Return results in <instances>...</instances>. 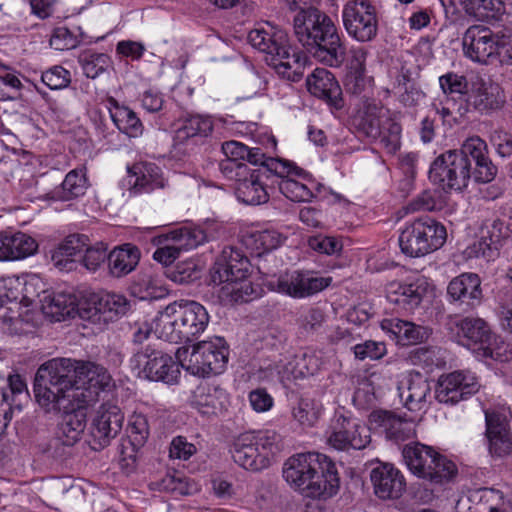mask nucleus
Instances as JSON below:
<instances>
[{"mask_svg": "<svg viewBox=\"0 0 512 512\" xmlns=\"http://www.w3.org/2000/svg\"><path fill=\"white\" fill-rule=\"evenodd\" d=\"M111 382L108 371L93 362L53 358L37 370L33 391L46 412H63L52 446L72 447L84 431V409L98 401Z\"/></svg>", "mask_w": 512, "mask_h": 512, "instance_id": "obj_1", "label": "nucleus"}, {"mask_svg": "<svg viewBox=\"0 0 512 512\" xmlns=\"http://www.w3.org/2000/svg\"><path fill=\"white\" fill-rule=\"evenodd\" d=\"M294 34L318 62L340 67L346 59V46L334 21L316 7L301 8L293 19Z\"/></svg>", "mask_w": 512, "mask_h": 512, "instance_id": "obj_2", "label": "nucleus"}, {"mask_svg": "<svg viewBox=\"0 0 512 512\" xmlns=\"http://www.w3.org/2000/svg\"><path fill=\"white\" fill-rule=\"evenodd\" d=\"M283 477L292 487L311 498L332 497L339 488L335 464L317 452L290 457L284 464Z\"/></svg>", "mask_w": 512, "mask_h": 512, "instance_id": "obj_3", "label": "nucleus"}, {"mask_svg": "<svg viewBox=\"0 0 512 512\" xmlns=\"http://www.w3.org/2000/svg\"><path fill=\"white\" fill-rule=\"evenodd\" d=\"M209 319L206 308L200 303L175 301L154 318L155 335L170 343L192 342L205 331Z\"/></svg>", "mask_w": 512, "mask_h": 512, "instance_id": "obj_4", "label": "nucleus"}, {"mask_svg": "<svg viewBox=\"0 0 512 512\" xmlns=\"http://www.w3.org/2000/svg\"><path fill=\"white\" fill-rule=\"evenodd\" d=\"M250 44L265 53L266 62L279 75L292 82L303 78L306 57L289 45L287 32L274 25L258 27L248 34Z\"/></svg>", "mask_w": 512, "mask_h": 512, "instance_id": "obj_5", "label": "nucleus"}, {"mask_svg": "<svg viewBox=\"0 0 512 512\" xmlns=\"http://www.w3.org/2000/svg\"><path fill=\"white\" fill-rule=\"evenodd\" d=\"M282 449V437L275 430H254L240 434L230 447L233 461L240 467L258 472L271 465Z\"/></svg>", "mask_w": 512, "mask_h": 512, "instance_id": "obj_6", "label": "nucleus"}, {"mask_svg": "<svg viewBox=\"0 0 512 512\" xmlns=\"http://www.w3.org/2000/svg\"><path fill=\"white\" fill-rule=\"evenodd\" d=\"M252 266L250 258H216L209 270L210 282L225 283L223 290L231 302H250L261 295L260 287L248 280Z\"/></svg>", "mask_w": 512, "mask_h": 512, "instance_id": "obj_7", "label": "nucleus"}, {"mask_svg": "<svg viewBox=\"0 0 512 512\" xmlns=\"http://www.w3.org/2000/svg\"><path fill=\"white\" fill-rule=\"evenodd\" d=\"M402 455L413 474L432 483L444 484L457 475L455 463L430 446L418 442L407 444L402 450Z\"/></svg>", "mask_w": 512, "mask_h": 512, "instance_id": "obj_8", "label": "nucleus"}, {"mask_svg": "<svg viewBox=\"0 0 512 512\" xmlns=\"http://www.w3.org/2000/svg\"><path fill=\"white\" fill-rule=\"evenodd\" d=\"M229 353L227 341L223 337L214 336L193 344L189 355L183 360L179 350L178 357L187 372L205 378L225 371Z\"/></svg>", "mask_w": 512, "mask_h": 512, "instance_id": "obj_9", "label": "nucleus"}, {"mask_svg": "<svg viewBox=\"0 0 512 512\" xmlns=\"http://www.w3.org/2000/svg\"><path fill=\"white\" fill-rule=\"evenodd\" d=\"M446 237L445 227L425 216L405 227L399 236V246L407 256H426L442 247Z\"/></svg>", "mask_w": 512, "mask_h": 512, "instance_id": "obj_10", "label": "nucleus"}, {"mask_svg": "<svg viewBox=\"0 0 512 512\" xmlns=\"http://www.w3.org/2000/svg\"><path fill=\"white\" fill-rule=\"evenodd\" d=\"M130 366L139 377L170 385L175 384L180 375L179 365L172 356L152 345L135 349Z\"/></svg>", "mask_w": 512, "mask_h": 512, "instance_id": "obj_11", "label": "nucleus"}, {"mask_svg": "<svg viewBox=\"0 0 512 512\" xmlns=\"http://www.w3.org/2000/svg\"><path fill=\"white\" fill-rule=\"evenodd\" d=\"M474 179V170L456 149L447 150L432 162L429 179L444 191L465 189L470 179Z\"/></svg>", "mask_w": 512, "mask_h": 512, "instance_id": "obj_12", "label": "nucleus"}, {"mask_svg": "<svg viewBox=\"0 0 512 512\" xmlns=\"http://www.w3.org/2000/svg\"><path fill=\"white\" fill-rule=\"evenodd\" d=\"M290 165L282 160H268L264 168L250 170L237 183L235 194L239 201L247 205H261L269 200L268 187L274 176L288 173Z\"/></svg>", "mask_w": 512, "mask_h": 512, "instance_id": "obj_13", "label": "nucleus"}, {"mask_svg": "<svg viewBox=\"0 0 512 512\" xmlns=\"http://www.w3.org/2000/svg\"><path fill=\"white\" fill-rule=\"evenodd\" d=\"M331 276H323L316 271L293 270L273 275L266 280V286L275 292L290 296L295 299L311 297L332 283Z\"/></svg>", "mask_w": 512, "mask_h": 512, "instance_id": "obj_14", "label": "nucleus"}, {"mask_svg": "<svg viewBox=\"0 0 512 512\" xmlns=\"http://www.w3.org/2000/svg\"><path fill=\"white\" fill-rule=\"evenodd\" d=\"M342 22L347 34L359 42H370L377 36V12L368 0L346 2L342 10Z\"/></svg>", "mask_w": 512, "mask_h": 512, "instance_id": "obj_15", "label": "nucleus"}, {"mask_svg": "<svg viewBox=\"0 0 512 512\" xmlns=\"http://www.w3.org/2000/svg\"><path fill=\"white\" fill-rule=\"evenodd\" d=\"M369 429L357 418L335 414L328 435V444L336 450H361L370 443Z\"/></svg>", "mask_w": 512, "mask_h": 512, "instance_id": "obj_16", "label": "nucleus"}, {"mask_svg": "<svg viewBox=\"0 0 512 512\" xmlns=\"http://www.w3.org/2000/svg\"><path fill=\"white\" fill-rule=\"evenodd\" d=\"M485 415V440L488 454L495 460L512 456V430L504 410L487 409Z\"/></svg>", "mask_w": 512, "mask_h": 512, "instance_id": "obj_17", "label": "nucleus"}, {"mask_svg": "<svg viewBox=\"0 0 512 512\" xmlns=\"http://www.w3.org/2000/svg\"><path fill=\"white\" fill-rule=\"evenodd\" d=\"M476 377L464 371L442 374L435 385L434 398L441 404L454 406L479 391Z\"/></svg>", "mask_w": 512, "mask_h": 512, "instance_id": "obj_18", "label": "nucleus"}, {"mask_svg": "<svg viewBox=\"0 0 512 512\" xmlns=\"http://www.w3.org/2000/svg\"><path fill=\"white\" fill-rule=\"evenodd\" d=\"M81 317L105 322L115 321L132 308L131 301L123 294L101 291L91 293L85 300Z\"/></svg>", "mask_w": 512, "mask_h": 512, "instance_id": "obj_19", "label": "nucleus"}, {"mask_svg": "<svg viewBox=\"0 0 512 512\" xmlns=\"http://www.w3.org/2000/svg\"><path fill=\"white\" fill-rule=\"evenodd\" d=\"M206 241L207 234L204 229L182 226L156 236L153 243L157 249L152 256H177L197 248Z\"/></svg>", "mask_w": 512, "mask_h": 512, "instance_id": "obj_20", "label": "nucleus"}, {"mask_svg": "<svg viewBox=\"0 0 512 512\" xmlns=\"http://www.w3.org/2000/svg\"><path fill=\"white\" fill-rule=\"evenodd\" d=\"M458 337L463 346L479 358L493 357L495 336L489 324L478 317H465L457 323Z\"/></svg>", "mask_w": 512, "mask_h": 512, "instance_id": "obj_21", "label": "nucleus"}, {"mask_svg": "<svg viewBox=\"0 0 512 512\" xmlns=\"http://www.w3.org/2000/svg\"><path fill=\"white\" fill-rule=\"evenodd\" d=\"M124 415L121 409L113 404H102L92 421L90 434L92 448L101 450L108 446L121 431Z\"/></svg>", "mask_w": 512, "mask_h": 512, "instance_id": "obj_22", "label": "nucleus"}, {"mask_svg": "<svg viewBox=\"0 0 512 512\" xmlns=\"http://www.w3.org/2000/svg\"><path fill=\"white\" fill-rule=\"evenodd\" d=\"M456 150L470 162V167L474 170L475 182L489 183L495 179L498 168L488 156L487 143L479 136L469 137Z\"/></svg>", "mask_w": 512, "mask_h": 512, "instance_id": "obj_23", "label": "nucleus"}, {"mask_svg": "<svg viewBox=\"0 0 512 512\" xmlns=\"http://www.w3.org/2000/svg\"><path fill=\"white\" fill-rule=\"evenodd\" d=\"M496 32L482 25L469 27L462 38L465 56L479 63L494 59Z\"/></svg>", "mask_w": 512, "mask_h": 512, "instance_id": "obj_24", "label": "nucleus"}, {"mask_svg": "<svg viewBox=\"0 0 512 512\" xmlns=\"http://www.w3.org/2000/svg\"><path fill=\"white\" fill-rule=\"evenodd\" d=\"M374 494L381 500L399 499L406 490V481L399 469L389 463H381L370 473Z\"/></svg>", "mask_w": 512, "mask_h": 512, "instance_id": "obj_25", "label": "nucleus"}, {"mask_svg": "<svg viewBox=\"0 0 512 512\" xmlns=\"http://www.w3.org/2000/svg\"><path fill=\"white\" fill-rule=\"evenodd\" d=\"M512 233V216L509 221L505 218L498 217L493 221L492 230L488 237H481L469 245L464 251L465 256H486L500 255L502 249L509 243H512L510 234ZM506 253V251H503Z\"/></svg>", "mask_w": 512, "mask_h": 512, "instance_id": "obj_26", "label": "nucleus"}, {"mask_svg": "<svg viewBox=\"0 0 512 512\" xmlns=\"http://www.w3.org/2000/svg\"><path fill=\"white\" fill-rule=\"evenodd\" d=\"M308 91L323 100L331 109L344 107L342 89L335 76L325 68H316L306 79Z\"/></svg>", "mask_w": 512, "mask_h": 512, "instance_id": "obj_27", "label": "nucleus"}, {"mask_svg": "<svg viewBox=\"0 0 512 512\" xmlns=\"http://www.w3.org/2000/svg\"><path fill=\"white\" fill-rule=\"evenodd\" d=\"M370 422L388 440L401 442L412 438L415 434L413 422L387 410H377L370 414Z\"/></svg>", "mask_w": 512, "mask_h": 512, "instance_id": "obj_28", "label": "nucleus"}, {"mask_svg": "<svg viewBox=\"0 0 512 512\" xmlns=\"http://www.w3.org/2000/svg\"><path fill=\"white\" fill-rule=\"evenodd\" d=\"M431 386L419 372H411L398 385L400 401L409 411H421L427 404Z\"/></svg>", "mask_w": 512, "mask_h": 512, "instance_id": "obj_29", "label": "nucleus"}, {"mask_svg": "<svg viewBox=\"0 0 512 512\" xmlns=\"http://www.w3.org/2000/svg\"><path fill=\"white\" fill-rule=\"evenodd\" d=\"M428 285L424 280L414 283H391L387 288V300L400 311L413 313L427 294Z\"/></svg>", "mask_w": 512, "mask_h": 512, "instance_id": "obj_30", "label": "nucleus"}, {"mask_svg": "<svg viewBox=\"0 0 512 512\" xmlns=\"http://www.w3.org/2000/svg\"><path fill=\"white\" fill-rule=\"evenodd\" d=\"M504 103L505 97L498 84L480 81L467 96L466 103L459 105L458 112L460 115H464L470 106L481 112L496 110L501 108Z\"/></svg>", "mask_w": 512, "mask_h": 512, "instance_id": "obj_31", "label": "nucleus"}, {"mask_svg": "<svg viewBox=\"0 0 512 512\" xmlns=\"http://www.w3.org/2000/svg\"><path fill=\"white\" fill-rule=\"evenodd\" d=\"M225 389L215 384H200L193 391L190 404L204 417H211L222 411L227 402Z\"/></svg>", "mask_w": 512, "mask_h": 512, "instance_id": "obj_32", "label": "nucleus"}, {"mask_svg": "<svg viewBox=\"0 0 512 512\" xmlns=\"http://www.w3.org/2000/svg\"><path fill=\"white\" fill-rule=\"evenodd\" d=\"M283 163H287L289 165L288 173H285L283 176H274L271 181V188L276 186L279 191L289 200L293 202H309L314 197L313 192L310 188H308L305 184L300 183L291 178L292 175L307 178L309 173L304 169L298 167L294 162L288 160H282Z\"/></svg>", "mask_w": 512, "mask_h": 512, "instance_id": "obj_33", "label": "nucleus"}, {"mask_svg": "<svg viewBox=\"0 0 512 512\" xmlns=\"http://www.w3.org/2000/svg\"><path fill=\"white\" fill-rule=\"evenodd\" d=\"M481 281L477 274L464 273L450 281L447 294L451 302L466 304L473 309L482 299Z\"/></svg>", "mask_w": 512, "mask_h": 512, "instance_id": "obj_34", "label": "nucleus"}, {"mask_svg": "<svg viewBox=\"0 0 512 512\" xmlns=\"http://www.w3.org/2000/svg\"><path fill=\"white\" fill-rule=\"evenodd\" d=\"M129 191L133 194L149 193L163 188L161 169L154 163L142 162L128 167Z\"/></svg>", "mask_w": 512, "mask_h": 512, "instance_id": "obj_35", "label": "nucleus"}, {"mask_svg": "<svg viewBox=\"0 0 512 512\" xmlns=\"http://www.w3.org/2000/svg\"><path fill=\"white\" fill-rule=\"evenodd\" d=\"M161 264L163 274L178 284H188L201 278L203 265L199 258H155Z\"/></svg>", "mask_w": 512, "mask_h": 512, "instance_id": "obj_36", "label": "nucleus"}, {"mask_svg": "<svg viewBox=\"0 0 512 512\" xmlns=\"http://www.w3.org/2000/svg\"><path fill=\"white\" fill-rule=\"evenodd\" d=\"M40 304L43 314L58 322L73 318L76 313L81 316L82 308L86 307L85 302L78 307L76 297L67 293H43Z\"/></svg>", "mask_w": 512, "mask_h": 512, "instance_id": "obj_37", "label": "nucleus"}, {"mask_svg": "<svg viewBox=\"0 0 512 512\" xmlns=\"http://www.w3.org/2000/svg\"><path fill=\"white\" fill-rule=\"evenodd\" d=\"M381 328L401 345H415L426 341L431 329L398 318L384 319Z\"/></svg>", "mask_w": 512, "mask_h": 512, "instance_id": "obj_38", "label": "nucleus"}, {"mask_svg": "<svg viewBox=\"0 0 512 512\" xmlns=\"http://www.w3.org/2000/svg\"><path fill=\"white\" fill-rule=\"evenodd\" d=\"M108 244L103 241L96 242L94 245L90 244V239L84 234H70L68 235L53 251L52 256H75L77 254L96 253L102 254L107 252Z\"/></svg>", "mask_w": 512, "mask_h": 512, "instance_id": "obj_39", "label": "nucleus"}, {"mask_svg": "<svg viewBox=\"0 0 512 512\" xmlns=\"http://www.w3.org/2000/svg\"><path fill=\"white\" fill-rule=\"evenodd\" d=\"M213 130V123L209 117L202 115H189L179 120L175 130L174 145H182L198 137H207Z\"/></svg>", "mask_w": 512, "mask_h": 512, "instance_id": "obj_40", "label": "nucleus"}, {"mask_svg": "<svg viewBox=\"0 0 512 512\" xmlns=\"http://www.w3.org/2000/svg\"><path fill=\"white\" fill-rule=\"evenodd\" d=\"M37 249L36 240L25 233L11 236L0 233V256H34Z\"/></svg>", "mask_w": 512, "mask_h": 512, "instance_id": "obj_41", "label": "nucleus"}, {"mask_svg": "<svg viewBox=\"0 0 512 512\" xmlns=\"http://www.w3.org/2000/svg\"><path fill=\"white\" fill-rule=\"evenodd\" d=\"M367 54V50L363 47L353 50L351 63L345 77V87L354 95L360 94L366 85L365 61Z\"/></svg>", "mask_w": 512, "mask_h": 512, "instance_id": "obj_42", "label": "nucleus"}, {"mask_svg": "<svg viewBox=\"0 0 512 512\" xmlns=\"http://www.w3.org/2000/svg\"><path fill=\"white\" fill-rule=\"evenodd\" d=\"M114 109H110V117L120 132L129 137H137L142 134L143 125L136 113L125 106H119L115 101Z\"/></svg>", "mask_w": 512, "mask_h": 512, "instance_id": "obj_43", "label": "nucleus"}, {"mask_svg": "<svg viewBox=\"0 0 512 512\" xmlns=\"http://www.w3.org/2000/svg\"><path fill=\"white\" fill-rule=\"evenodd\" d=\"M466 14L479 21L494 18L503 8L501 0H460Z\"/></svg>", "mask_w": 512, "mask_h": 512, "instance_id": "obj_44", "label": "nucleus"}, {"mask_svg": "<svg viewBox=\"0 0 512 512\" xmlns=\"http://www.w3.org/2000/svg\"><path fill=\"white\" fill-rule=\"evenodd\" d=\"M322 413V405L315 399L301 398L292 409L293 418L304 427H312L316 424Z\"/></svg>", "mask_w": 512, "mask_h": 512, "instance_id": "obj_45", "label": "nucleus"}, {"mask_svg": "<svg viewBox=\"0 0 512 512\" xmlns=\"http://www.w3.org/2000/svg\"><path fill=\"white\" fill-rule=\"evenodd\" d=\"M78 62L84 75L87 78L95 79L107 70L111 64V59L105 53L84 51L78 56Z\"/></svg>", "mask_w": 512, "mask_h": 512, "instance_id": "obj_46", "label": "nucleus"}, {"mask_svg": "<svg viewBox=\"0 0 512 512\" xmlns=\"http://www.w3.org/2000/svg\"><path fill=\"white\" fill-rule=\"evenodd\" d=\"M156 485L159 490L181 496L191 495L197 491L195 483L190 482L188 478L182 477L176 472L167 473Z\"/></svg>", "mask_w": 512, "mask_h": 512, "instance_id": "obj_47", "label": "nucleus"}, {"mask_svg": "<svg viewBox=\"0 0 512 512\" xmlns=\"http://www.w3.org/2000/svg\"><path fill=\"white\" fill-rule=\"evenodd\" d=\"M19 282L21 284V292L17 304L29 307L36 299L40 300L43 298V293H48L44 289L43 282L36 275L27 276L26 278L19 277Z\"/></svg>", "mask_w": 512, "mask_h": 512, "instance_id": "obj_48", "label": "nucleus"}, {"mask_svg": "<svg viewBox=\"0 0 512 512\" xmlns=\"http://www.w3.org/2000/svg\"><path fill=\"white\" fill-rule=\"evenodd\" d=\"M86 179L83 174L77 170L70 171L61 184L60 191L57 192V197L63 201H68L83 195L85 192Z\"/></svg>", "mask_w": 512, "mask_h": 512, "instance_id": "obj_49", "label": "nucleus"}, {"mask_svg": "<svg viewBox=\"0 0 512 512\" xmlns=\"http://www.w3.org/2000/svg\"><path fill=\"white\" fill-rule=\"evenodd\" d=\"M439 84L445 94L457 95L458 99H463L466 103V98L470 93L465 76L449 72L439 77Z\"/></svg>", "mask_w": 512, "mask_h": 512, "instance_id": "obj_50", "label": "nucleus"}, {"mask_svg": "<svg viewBox=\"0 0 512 512\" xmlns=\"http://www.w3.org/2000/svg\"><path fill=\"white\" fill-rule=\"evenodd\" d=\"M131 294L140 300H156L165 297L168 290L163 286L157 285L150 278H143L135 282L130 287Z\"/></svg>", "mask_w": 512, "mask_h": 512, "instance_id": "obj_51", "label": "nucleus"}, {"mask_svg": "<svg viewBox=\"0 0 512 512\" xmlns=\"http://www.w3.org/2000/svg\"><path fill=\"white\" fill-rule=\"evenodd\" d=\"M255 249L257 252L254 256H264L280 247L286 238H282L281 234L276 231L265 230L258 232L253 236ZM253 256V254L251 255Z\"/></svg>", "mask_w": 512, "mask_h": 512, "instance_id": "obj_52", "label": "nucleus"}, {"mask_svg": "<svg viewBox=\"0 0 512 512\" xmlns=\"http://www.w3.org/2000/svg\"><path fill=\"white\" fill-rule=\"evenodd\" d=\"M41 80L51 90H59L69 86L71 74L64 67L55 65L42 73Z\"/></svg>", "mask_w": 512, "mask_h": 512, "instance_id": "obj_53", "label": "nucleus"}, {"mask_svg": "<svg viewBox=\"0 0 512 512\" xmlns=\"http://www.w3.org/2000/svg\"><path fill=\"white\" fill-rule=\"evenodd\" d=\"M308 244L312 250L328 256L340 252L347 253V251L344 250L343 242L333 236H314L308 240Z\"/></svg>", "mask_w": 512, "mask_h": 512, "instance_id": "obj_54", "label": "nucleus"}, {"mask_svg": "<svg viewBox=\"0 0 512 512\" xmlns=\"http://www.w3.org/2000/svg\"><path fill=\"white\" fill-rule=\"evenodd\" d=\"M128 432L131 443L134 446H142L149 435L146 417L142 414H133L128 422Z\"/></svg>", "mask_w": 512, "mask_h": 512, "instance_id": "obj_55", "label": "nucleus"}, {"mask_svg": "<svg viewBox=\"0 0 512 512\" xmlns=\"http://www.w3.org/2000/svg\"><path fill=\"white\" fill-rule=\"evenodd\" d=\"M294 357L302 378L315 375L323 365L321 355L315 351H306Z\"/></svg>", "mask_w": 512, "mask_h": 512, "instance_id": "obj_56", "label": "nucleus"}, {"mask_svg": "<svg viewBox=\"0 0 512 512\" xmlns=\"http://www.w3.org/2000/svg\"><path fill=\"white\" fill-rule=\"evenodd\" d=\"M494 59L501 63H512V32L501 30L496 32Z\"/></svg>", "mask_w": 512, "mask_h": 512, "instance_id": "obj_57", "label": "nucleus"}, {"mask_svg": "<svg viewBox=\"0 0 512 512\" xmlns=\"http://www.w3.org/2000/svg\"><path fill=\"white\" fill-rule=\"evenodd\" d=\"M21 284L19 277H1L0 278V308L6 303H15L20 298Z\"/></svg>", "mask_w": 512, "mask_h": 512, "instance_id": "obj_58", "label": "nucleus"}, {"mask_svg": "<svg viewBox=\"0 0 512 512\" xmlns=\"http://www.w3.org/2000/svg\"><path fill=\"white\" fill-rule=\"evenodd\" d=\"M401 125L391 119H388L382 127L381 142L391 152H395L400 148L401 139Z\"/></svg>", "mask_w": 512, "mask_h": 512, "instance_id": "obj_59", "label": "nucleus"}, {"mask_svg": "<svg viewBox=\"0 0 512 512\" xmlns=\"http://www.w3.org/2000/svg\"><path fill=\"white\" fill-rule=\"evenodd\" d=\"M78 45V40L66 27L54 29L50 38V46L55 50L63 51L73 49Z\"/></svg>", "mask_w": 512, "mask_h": 512, "instance_id": "obj_60", "label": "nucleus"}, {"mask_svg": "<svg viewBox=\"0 0 512 512\" xmlns=\"http://www.w3.org/2000/svg\"><path fill=\"white\" fill-rule=\"evenodd\" d=\"M354 355L359 360L379 359L386 353V348L383 343L375 341H366L362 344H357L353 347Z\"/></svg>", "mask_w": 512, "mask_h": 512, "instance_id": "obj_61", "label": "nucleus"}, {"mask_svg": "<svg viewBox=\"0 0 512 512\" xmlns=\"http://www.w3.org/2000/svg\"><path fill=\"white\" fill-rule=\"evenodd\" d=\"M196 451L194 444L188 442L185 437L177 436L170 444L169 455L172 459L188 460Z\"/></svg>", "mask_w": 512, "mask_h": 512, "instance_id": "obj_62", "label": "nucleus"}, {"mask_svg": "<svg viewBox=\"0 0 512 512\" xmlns=\"http://www.w3.org/2000/svg\"><path fill=\"white\" fill-rule=\"evenodd\" d=\"M219 166L226 178L235 180L237 183L250 171L247 164L231 159L221 161Z\"/></svg>", "mask_w": 512, "mask_h": 512, "instance_id": "obj_63", "label": "nucleus"}, {"mask_svg": "<svg viewBox=\"0 0 512 512\" xmlns=\"http://www.w3.org/2000/svg\"><path fill=\"white\" fill-rule=\"evenodd\" d=\"M248 398L252 409L259 413L269 411L274 404L273 397L264 388L252 390Z\"/></svg>", "mask_w": 512, "mask_h": 512, "instance_id": "obj_64", "label": "nucleus"}]
</instances>
